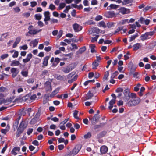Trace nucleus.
Segmentation results:
<instances>
[{"instance_id":"39448f33","label":"nucleus","mask_w":156,"mask_h":156,"mask_svg":"<svg viewBox=\"0 0 156 156\" xmlns=\"http://www.w3.org/2000/svg\"><path fill=\"white\" fill-rule=\"evenodd\" d=\"M73 29L76 32H78L80 31L82 28V26L79 25L77 23H75L73 25Z\"/></svg>"},{"instance_id":"a211bd4d","label":"nucleus","mask_w":156,"mask_h":156,"mask_svg":"<svg viewBox=\"0 0 156 156\" xmlns=\"http://www.w3.org/2000/svg\"><path fill=\"white\" fill-rule=\"evenodd\" d=\"M46 90L47 91L51 92L52 90V88L50 83L49 82H46Z\"/></svg>"},{"instance_id":"4be33fe9","label":"nucleus","mask_w":156,"mask_h":156,"mask_svg":"<svg viewBox=\"0 0 156 156\" xmlns=\"http://www.w3.org/2000/svg\"><path fill=\"white\" fill-rule=\"evenodd\" d=\"M93 96V94L89 91L87 94L86 97V100H88L91 98Z\"/></svg>"},{"instance_id":"79ce46f5","label":"nucleus","mask_w":156,"mask_h":156,"mask_svg":"<svg viewBox=\"0 0 156 156\" xmlns=\"http://www.w3.org/2000/svg\"><path fill=\"white\" fill-rule=\"evenodd\" d=\"M20 118H21V117L19 116L18 117V118L17 119H16V122H15V123L14 124V126H16V127H17L18 126V125L19 122V121L20 119Z\"/></svg>"},{"instance_id":"e433bc0d","label":"nucleus","mask_w":156,"mask_h":156,"mask_svg":"<svg viewBox=\"0 0 156 156\" xmlns=\"http://www.w3.org/2000/svg\"><path fill=\"white\" fill-rule=\"evenodd\" d=\"M66 6V4L64 3H61L60 4L59 7H58V9L59 10L62 9H63Z\"/></svg>"},{"instance_id":"09e8293b","label":"nucleus","mask_w":156,"mask_h":156,"mask_svg":"<svg viewBox=\"0 0 156 156\" xmlns=\"http://www.w3.org/2000/svg\"><path fill=\"white\" fill-rule=\"evenodd\" d=\"M49 8L51 10H53L55 9L56 7L54 5L51 4H50Z\"/></svg>"},{"instance_id":"4c0bfd02","label":"nucleus","mask_w":156,"mask_h":156,"mask_svg":"<svg viewBox=\"0 0 156 156\" xmlns=\"http://www.w3.org/2000/svg\"><path fill=\"white\" fill-rule=\"evenodd\" d=\"M123 28L122 27H119L116 30H115V32L113 33L114 34H116L117 33L119 32L120 31L122 30Z\"/></svg>"},{"instance_id":"8fccbe9b","label":"nucleus","mask_w":156,"mask_h":156,"mask_svg":"<svg viewBox=\"0 0 156 156\" xmlns=\"http://www.w3.org/2000/svg\"><path fill=\"white\" fill-rule=\"evenodd\" d=\"M20 50L22 49L23 50H27L28 48V47L27 45L25 44L20 47Z\"/></svg>"},{"instance_id":"f8f14e48","label":"nucleus","mask_w":156,"mask_h":156,"mask_svg":"<svg viewBox=\"0 0 156 156\" xmlns=\"http://www.w3.org/2000/svg\"><path fill=\"white\" fill-rule=\"evenodd\" d=\"M119 7V6L114 4H111L107 7V10L116 9Z\"/></svg>"},{"instance_id":"5fc2aeb1","label":"nucleus","mask_w":156,"mask_h":156,"mask_svg":"<svg viewBox=\"0 0 156 156\" xmlns=\"http://www.w3.org/2000/svg\"><path fill=\"white\" fill-rule=\"evenodd\" d=\"M71 45L72 47V50L77 49L78 48L76 44L72 43L71 44Z\"/></svg>"},{"instance_id":"a18cd8bd","label":"nucleus","mask_w":156,"mask_h":156,"mask_svg":"<svg viewBox=\"0 0 156 156\" xmlns=\"http://www.w3.org/2000/svg\"><path fill=\"white\" fill-rule=\"evenodd\" d=\"M23 91V89L21 87L19 86L17 88V91L18 93H20Z\"/></svg>"},{"instance_id":"423d86ee","label":"nucleus","mask_w":156,"mask_h":156,"mask_svg":"<svg viewBox=\"0 0 156 156\" xmlns=\"http://www.w3.org/2000/svg\"><path fill=\"white\" fill-rule=\"evenodd\" d=\"M124 94L125 96L124 99L126 101H127L129 98V90L128 89H126L124 91Z\"/></svg>"},{"instance_id":"bf43d9fd","label":"nucleus","mask_w":156,"mask_h":156,"mask_svg":"<svg viewBox=\"0 0 156 156\" xmlns=\"http://www.w3.org/2000/svg\"><path fill=\"white\" fill-rule=\"evenodd\" d=\"M107 25L108 28H110L114 26V23L112 22L108 23H107Z\"/></svg>"},{"instance_id":"6e6552de","label":"nucleus","mask_w":156,"mask_h":156,"mask_svg":"<svg viewBox=\"0 0 156 156\" xmlns=\"http://www.w3.org/2000/svg\"><path fill=\"white\" fill-rule=\"evenodd\" d=\"M99 118V116L98 114H96L91 120L92 123H96L98 122Z\"/></svg>"},{"instance_id":"7c9ffc66","label":"nucleus","mask_w":156,"mask_h":156,"mask_svg":"<svg viewBox=\"0 0 156 156\" xmlns=\"http://www.w3.org/2000/svg\"><path fill=\"white\" fill-rule=\"evenodd\" d=\"M20 64V62L18 61H13L12 62L11 66H17Z\"/></svg>"},{"instance_id":"7ed1b4c3","label":"nucleus","mask_w":156,"mask_h":156,"mask_svg":"<svg viewBox=\"0 0 156 156\" xmlns=\"http://www.w3.org/2000/svg\"><path fill=\"white\" fill-rule=\"evenodd\" d=\"M33 27L32 25H30L28 28V29L29 30L28 33L34 35L36 34L42 30L41 29L38 30L34 28H32Z\"/></svg>"},{"instance_id":"338daca9","label":"nucleus","mask_w":156,"mask_h":156,"mask_svg":"<svg viewBox=\"0 0 156 156\" xmlns=\"http://www.w3.org/2000/svg\"><path fill=\"white\" fill-rule=\"evenodd\" d=\"M16 4V2L15 1H12L9 4V7H12Z\"/></svg>"},{"instance_id":"b1692460","label":"nucleus","mask_w":156,"mask_h":156,"mask_svg":"<svg viewBox=\"0 0 156 156\" xmlns=\"http://www.w3.org/2000/svg\"><path fill=\"white\" fill-rule=\"evenodd\" d=\"M59 88L56 89L53 91L50 95V97H53L55 95L57 94L59 92Z\"/></svg>"},{"instance_id":"4d7b16f0","label":"nucleus","mask_w":156,"mask_h":156,"mask_svg":"<svg viewBox=\"0 0 156 156\" xmlns=\"http://www.w3.org/2000/svg\"><path fill=\"white\" fill-rule=\"evenodd\" d=\"M145 19L144 18L141 17L138 20V21L141 24L144 23Z\"/></svg>"},{"instance_id":"dca6fc26","label":"nucleus","mask_w":156,"mask_h":156,"mask_svg":"<svg viewBox=\"0 0 156 156\" xmlns=\"http://www.w3.org/2000/svg\"><path fill=\"white\" fill-rule=\"evenodd\" d=\"M123 91V89L121 88H118L116 90V92L118 93L117 97L119 98L122 95V92Z\"/></svg>"},{"instance_id":"2f4dec72","label":"nucleus","mask_w":156,"mask_h":156,"mask_svg":"<svg viewBox=\"0 0 156 156\" xmlns=\"http://www.w3.org/2000/svg\"><path fill=\"white\" fill-rule=\"evenodd\" d=\"M109 75V72L108 71H106L105 73L104 76L103 78V79L104 80H107L108 79V77Z\"/></svg>"},{"instance_id":"58836bf2","label":"nucleus","mask_w":156,"mask_h":156,"mask_svg":"<svg viewBox=\"0 0 156 156\" xmlns=\"http://www.w3.org/2000/svg\"><path fill=\"white\" fill-rule=\"evenodd\" d=\"M28 73V72L26 71H22L21 72V74L25 77H26L27 76Z\"/></svg>"},{"instance_id":"37998d69","label":"nucleus","mask_w":156,"mask_h":156,"mask_svg":"<svg viewBox=\"0 0 156 156\" xmlns=\"http://www.w3.org/2000/svg\"><path fill=\"white\" fill-rule=\"evenodd\" d=\"M118 73H119L118 71H115L112 74L111 76V78H114L118 75Z\"/></svg>"},{"instance_id":"774afa93","label":"nucleus","mask_w":156,"mask_h":156,"mask_svg":"<svg viewBox=\"0 0 156 156\" xmlns=\"http://www.w3.org/2000/svg\"><path fill=\"white\" fill-rule=\"evenodd\" d=\"M37 24L38 26L40 27H42L44 26V24L41 21H39L37 22Z\"/></svg>"},{"instance_id":"1a4fd4ad","label":"nucleus","mask_w":156,"mask_h":156,"mask_svg":"<svg viewBox=\"0 0 156 156\" xmlns=\"http://www.w3.org/2000/svg\"><path fill=\"white\" fill-rule=\"evenodd\" d=\"M142 46L143 45L142 43H137L133 45L132 47L134 50L136 51L142 47Z\"/></svg>"},{"instance_id":"9b49d317","label":"nucleus","mask_w":156,"mask_h":156,"mask_svg":"<svg viewBox=\"0 0 156 156\" xmlns=\"http://www.w3.org/2000/svg\"><path fill=\"white\" fill-rule=\"evenodd\" d=\"M20 150V148L19 147H15L11 151L12 154L15 155H16Z\"/></svg>"},{"instance_id":"0e129e2a","label":"nucleus","mask_w":156,"mask_h":156,"mask_svg":"<svg viewBox=\"0 0 156 156\" xmlns=\"http://www.w3.org/2000/svg\"><path fill=\"white\" fill-rule=\"evenodd\" d=\"M85 23L87 24L88 25L95 24V22H93L91 20H89L87 22H86Z\"/></svg>"},{"instance_id":"c9c22d12","label":"nucleus","mask_w":156,"mask_h":156,"mask_svg":"<svg viewBox=\"0 0 156 156\" xmlns=\"http://www.w3.org/2000/svg\"><path fill=\"white\" fill-rule=\"evenodd\" d=\"M71 70L72 69L69 68H65L62 69V71L65 73H67L71 71Z\"/></svg>"},{"instance_id":"e2e57ef3","label":"nucleus","mask_w":156,"mask_h":156,"mask_svg":"<svg viewBox=\"0 0 156 156\" xmlns=\"http://www.w3.org/2000/svg\"><path fill=\"white\" fill-rule=\"evenodd\" d=\"M30 5L31 7H33L37 5V3L35 1H32L30 2Z\"/></svg>"},{"instance_id":"c756f323","label":"nucleus","mask_w":156,"mask_h":156,"mask_svg":"<svg viewBox=\"0 0 156 156\" xmlns=\"http://www.w3.org/2000/svg\"><path fill=\"white\" fill-rule=\"evenodd\" d=\"M98 26L99 27H102L104 28H105L106 27V25L105 23L103 21H101L99 22Z\"/></svg>"},{"instance_id":"20e7f679","label":"nucleus","mask_w":156,"mask_h":156,"mask_svg":"<svg viewBox=\"0 0 156 156\" xmlns=\"http://www.w3.org/2000/svg\"><path fill=\"white\" fill-rule=\"evenodd\" d=\"M11 71L12 73V77L13 78L16 77L19 73V71L17 70V68H12Z\"/></svg>"},{"instance_id":"f257e3e1","label":"nucleus","mask_w":156,"mask_h":156,"mask_svg":"<svg viewBox=\"0 0 156 156\" xmlns=\"http://www.w3.org/2000/svg\"><path fill=\"white\" fill-rule=\"evenodd\" d=\"M131 99L127 102V105L129 106H135L139 104L141 101L140 98L137 97L134 93H131L130 96Z\"/></svg>"},{"instance_id":"cd10ccee","label":"nucleus","mask_w":156,"mask_h":156,"mask_svg":"<svg viewBox=\"0 0 156 156\" xmlns=\"http://www.w3.org/2000/svg\"><path fill=\"white\" fill-rule=\"evenodd\" d=\"M108 17L109 18H112L115 16V14L113 11H110L108 12Z\"/></svg>"},{"instance_id":"052dcab7","label":"nucleus","mask_w":156,"mask_h":156,"mask_svg":"<svg viewBox=\"0 0 156 156\" xmlns=\"http://www.w3.org/2000/svg\"><path fill=\"white\" fill-rule=\"evenodd\" d=\"M23 16L26 18L28 17L30 15V13L29 12H25L23 14Z\"/></svg>"},{"instance_id":"c85d7f7f","label":"nucleus","mask_w":156,"mask_h":156,"mask_svg":"<svg viewBox=\"0 0 156 156\" xmlns=\"http://www.w3.org/2000/svg\"><path fill=\"white\" fill-rule=\"evenodd\" d=\"M22 130H21L20 129L18 128L16 132V136L17 137H18L20 136L21 134L23 132Z\"/></svg>"},{"instance_id":"4468645a","label":"nucleus","mask_w":156,"mask_h":156,"mask_svg":"<svg viewBox=\"0 0 156 156\" xmlns=\"http://www.w3.org/2000/svg\"><path fill=\"white\" fill-rule=\"evenodd\" d=\"M129 11V9L124 7H122L119 9V12L123 14L127 13Z\"/></svg>"},{"instance_id":"603ef678","label":"nucleus","mask_w":156,"mask_h":156,"mask_svg":"<svg viewBox=\"0 0 156 156\" xmlns=\"http://www.w3.org/2000/svg\"><path fill=\"white\" fill-rule=\"evenodd\" d=\"M59 127L62 130H64L66 129V127L64 125L61 124V123H60Z\"/></svg>"},{"instance_id":"5701e85b","label":"nucleus","mask_w":156,"mask_h":156,"mask_svg":"<svg viewBox=\"0 0 156 156\" xmlns=\"http://www.w3.org/2000/svg\"><path fill=\"white\" fill-rule=\"evenodd\" d=\"M91 30L93 32L99 34L101 32V30L98 28L95 27H93L91 28Z\"/></svg>"},{"instance_id":"412c9836","label":"nucleus","mask_w":156,"mask_h":156,"mask_svg":"<svg viewBox=\"0 0 156 156\" xmlns=\"http://www.w3.org/2000/svg\"><path fill=\"white\" fill-rule=\"evenodd\" d=\"M100 61H95L92 63V68L93 69H96L99 65Z\"/></svg>"},{"instance_id":"2eb2a0df","label":"nucleus","mask_w":156,"mask_h":156,"mask_svg":"<svg viewBox=\"0 0 156 156\" xmlns=\"http://www.w3.org/2000/svg\"><path fill=\"white\" fill-rule=\"evenodd\" d=\"M50 13L49 11H45L44 13V14L45 17V18L44 19V20H50Z\"/></svg>"},{"instance_id":"72a5a7b5","label":"nucleus","mask_w":156,"mask_h":156,"mask_svg":"<svg viewBox=\"0 0 156 156\" xmlns=\"http://www.w3.org/2000/svg\"><path fill=\"white\" fill-rule=\"evenodd\" d=\"M91 136V133L90 132H88L86 134L84 135V137L85 139H86L90 138Z\"/></svg>"},{"instance_id":"49530a36","label":"nucleus","mask_w":156,"mask_h":156,"mask_svg":"<svg viewBox=\"0 0 156 156\" xmlns=\"http://www.w3.org/2000/svg\"><path fill=\"white\" fill-rule=\"evenodd\" d=\"M102 19V16L101 15H98L95 18V20L96 21H99Z\"/></svg>"},{"instance_id":"6e6d98bb","label":"nucleus","mask_w":156,"mask_h":156,"mask_svg":"<svg viewBox=\"0 0 156 156\" xmlns=\"http://www.w3.org/2000/svg\"><path fill=\"white\" fill-rule=\"evenodd\" d=\"M18 52L17 51H15L13 54L12 55V57L14 58H17L18 55Z\"/></svg>"},{"instance_id":"0eeeda50","label":"nucleus","mask_w":156,"mask_h":156,"mask_svg":"<svg viewBox=\"0 0 156 156\" xmlns=\"http://www.w3.org/2000/svg\"><path fill=\"white\" fill-rule=\"evenodd\" d=\"M80 150V148L79 146H76L72 151H70L72 156L76 155L79 152Z\"/></svg>"},{"instance_id":"ea45409f","label":"nucleus","mask_w":156,"mask_h":156,"mask_svg":"<svg viewBox=\"0 0 156 156\" xmlns=\"http://www.w3.org/2000/svg\"><path fill=\"white\" fill-rule=\"evenodd\" d=\"M13 9L14 12L16 13H18L20 11V9L19 7H16L14 8Z\"/></svg>"},{"instance_id":"9d476101","label":"nucleus","mask_w":156,"mask_h":156,"mask_svg":"<svg viewBox=\"0 0 156 156\" xmlns=\"http://www.w3.org/2000/svg\"><path fill=\"white\" fill-rule=\"evenodd\" d=\"M27 124L24 121H22L20 124L19 128L21 130H22L23 131H24L25 129L27 127Z\"/></svg>"},{"instance_id":"473e14b6","label":"nucleus","mask_w":156,"mask_h":156,"mask_svg":"<svg viewBox=\"0 0 156 156\" xmlns=\"http://www.w3.org/2000/svg\"><path fill=\"white\" fill-rule=\"evenodd\" d=\"M34 17L36 20H39L41 19L42 16L40 14H37L34 15Z\"/></svg>"},{"instance_id":"3c124183","label":"nucleus","mask_w":156,"mask_h":156,"mask_svg":"<svg viewBox=\"0 0 156 156\" xmlns=\"http://www.w3.org/2000/svg\"><path fill=\"white\" fill-rule=\"evenodd\" d=\"M62 30H60L58 34L57 37V39H58L59 38H60L62 36Z\"/></svg>"},{"instance_id":"393cba45","label":"nucleus","mask_w":156,"mask_h":156,"mask_svg":"<svg viewBox=\"0 0 156 156\" xmlns=\"http://www.w3.org/2000/svg\"><path fill=\"white\" fill-rule=\"evenodd\" d=\"M129 20L125 19L120 21L119 23V24L120 25H124L126 23H129Z\"/></svg>"},{"instance_id":"bb28decb","label":"nucleus","mask_w":156,"mask_h":156,"mask_svg":"<svg viewBox=\"0 0 156 156\" xmlns=\"http://www.w3.org/2000/svg\"><path fill=\"white\" fill-rule=\"evenodd\" d=\"M139 36L138 33H136L134 35L131 36L130 37H129V41L130 42H131L132 41L134 40L136 37Z\"/></svg>"},{"instance_id":"a878e982","label":"nucleus","mask_w":156,"mask_h":156,"mask_svg":"<svg viewBox=\"0 0 156 156\" xmlns=\"http://www.w3.org/2000/svg\"><path fill=\"white\" fill-rule=\"evenodd\" d=\"M38 42V39H35L33 41H32L30 43V44H32L33 45V47H34L37 46Z\"/></svg>"},{"instance_id":"a19ab883","label":"nucleus","mask_w":156,"mask_h":156,"mask_svg":"<svg viewBox=\"0 0 156 156\" xmlns=\"http://www.w3.org/2000/svg\"><path fill=\"white\" fill-rule=\"evenodd\" d=\"M132 2V0H124L122 2V4L125 5L131 2Z\"/></svg>"},{"instance_id":"ddd939ff","label":"nucleus","mask_w":156,"mask_h":156,"mask_svg":"<svg viewBox=\"0 0 156 156\" xmlns=\"http://www.w3.org/2000/svg\"><path fill=\"white\" fill-rule=\"evenodd\" d=\"M108 150L107 147L105 146H103L100 148V151L102 154H105L106 153Z\"/></svg>"},{"instance_id":"aec40b11","label":"nucleus","mask_w":156,"mask_h":156,"mask_svg":"<svg viewBox=\"0 0 156 156\" xmlns=\"http://www.w3.org/2000/svg\"><path fill=\"white\" fill-rule=\"evenodd\" d=\"M49 58V57L48 56H46L44 59L43 62V64L44 66H47L48 64V60Z\"/></svg>"},{"instance_id":"6ab92c4d","label":"nucleus","mask_w":156,"mask_h":156,"mask_svg":"<svg viewBox=\"0 0 156 156\" xmlns=\"http://www.w3.org/2000/svg\"><path fill=\"white\" fill-rule=\"evenodd\" d=\"M86 50L85 47H83L80 48L76 52L77 55L81 54L83 52Z\"/></svg>"},{"instance_id":"13d9d810","label":"nucleus","mask_w":156,"mask_h":156,"mask_svg":"<svg viewBox=\"0 0 156 156\" xmlns=\"http://www.w3.org/2000/svg\"><path fill=\"white\" fill-rule=\"evenodd\" d=\"M34 81V79L33 78H30L27 80V83L29 84L33 83Z\"/></svg>"},{"instance_id":"864d4df0","label":"nucleus","mask_w":156,"mask_h":156,"mask_svg":"<svg viewBox=\"0 0 156 156\" xmlns=\"http://www.w3.org/2000/svg\"><path fill=\"white\" fill-rule=\"evenodd\" d=\"M141 86V84L138 83L137 86L134 87V90L136 91H137L139 90V87Z\"/></svg>"},{"instance_id":"c03bdc74","label":"nucleus","mask_w":156,"mask_h":156,"mask_svg":"<svg viewBox=\"0 0 156 156\" xmlns=\"http://www.w3.org/2000/svg\"><path fill=\"white\" fill-rule=\"evenodd\" d=\"M78 112V111H76V110H75L74 112V113H73V115L74 117L75 118H76V119H79V118L77 116Z\"/></svg>"},{"instance_id":"680f3d73","label":"nucleus","mask_w":156,"mask_h":156,"mask_svg":"<svg viewBox=\"0 0 156 156\" xmlns=\"http://www.w3.org/2000/svg\"><path fill=\"white\" fill-rule=\"evenodd\" d=\"M50 21L51 24H53L55 23H57L58 22V20L57 19H52L50 20Z\"/></svg>"},{"instance_id":"de8ad7c7","label":"nucleus","mask_w":156,"mask_h":156,"mask_svg":"<svg viewBox=\"0 0 156 156\" xmlns=\"http://www.w3.org/2000/svg\"><path fill=\"white\" fill-rule=\"evenodd\" d=\"M99 36L97 35L95 37L93 38H92V39L91 40V42H94L97 41V39L98 37Z\"/></svg>"},{"instance_id":"f3484780","label":"nucleus","mask_w":156,"mask_h":156,"mask_svg":"<svg viewBox=\"0 0 156 156\" xmlns=\"http://www.w3.org/2000/svg\"><path fill=\"white\" fill-rule=\"evenodd\" d=\"M116 100L115 99H112L109 102V106H108V108L111 110L113 107V105L115 103Z\"/></svg>"},{"instance_id":"f704fd0d","label":"nucleus","mask_w":156,"mask_h":156,"mask_svg":"<svg viewBox=\"0 0 156 156\" xmlns=\"http://www.w3.org/2000/svg\"><path fill=\"white\" fill-rule=\"evenodd\" d=\"M95 45L94 44H91L90 45V47L91 49V52L92 53L96 52V51L94 49Z\"/></svg>"},{"instance_id":"f03ea898","label":"nucleus","mask_w":156,"mask_h":156,"mask_svg":"<svg viewBox=\"0 0 156 156\" xmlns=\"http://www.w3.org/2000/svg\"><path fill=\"white\" fill-rule=\"evenodd\" d=\"M154 34V32H146L144 34H142L140 38L141 41H144L145 40L151 38Z\"/></svg>"},{"instance_id":"69168bd1","label":"nucleus","mask_w":156,"mask_h":156,"mask_svg":"<svg viewBox=\"0 0 156 156\" xmlns=\"http://www.w3.org/2000/svg\"><path fill=\"white\" fill-rule=\"evenodd\" d=\"M98 3V2L97 0H92L91 4L92 5H97Z\"/></svg>"}]
</instances>
